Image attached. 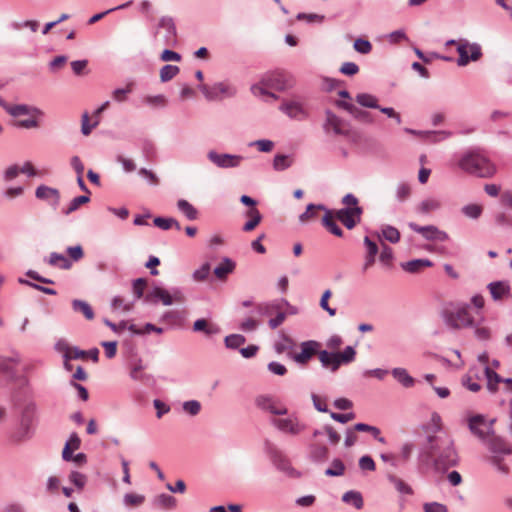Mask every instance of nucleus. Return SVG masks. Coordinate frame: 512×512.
Masks as SVG:
<instances>
[{"label":"nucleus","instance_id":"nucleus-1","mask_svg":"<svg viewBox=\"0 0 512 512\" xmlns=\"http://www.w3.org/2000/svg\"><path fill=\"white\" fill-rule=\"evenodd\" d=\"M424 448L427 450V458H433L436 471L444 473L458 464L459 458L453 440L446 433L427 437Z\"/></svg>","mask_w":512,"mask_h":512},{"label":"nucleus","instance_id":"nucleus-2","mask_svg":"<svg viewBox=\"0 0 512 512\" xmlns=\"http://www.w3.org/2000/svg\"><path fill=\"white\" fill-rule=\"evenodd\" d=\"M458 167L463 172L481 179H490L497 174L496 164L477 149L462 153L458 160Z\"/></svg>","mask_w":512,"mask_h":512},{"label":"nucleus","instance_id":"nucleus-3","mask_svg":"<svg viewBox=\"0 0 512 512\" xmlns=\"http://www.w3.org/2000/svg\"><path fill=\"white\" fill-rule=\"evenodd\" d=\"M442 317L446 325L452 329L462 327H474L475 320L470 313V305L462 304L455 307H447L442 312Z\"/></svg>","mask_w":512,"mask_h":512},{"label":"nucleus","instance_id":"nucleus-4","mask_svg":"<svg viewBox=\"0 0 512 512\" xmlns=\"http://www.w3.org/2000/svg\"><path fill=\"white\" fill-rule=\"evenodd\" d=\"M185 300L186 298L182 288L171 287L168 290L158 285L153 286L144 297V303L146 304H156L161 302L165 306H170L175 302L183 303Z\"/></svg>","mask_w":512,"mask_h":512},{"label":"nucleus","instance_id":"nucleus-5","mask_svg":"<svg viewBox=\"0 0 512 512\" xmlns=\"http://www.w3.org/2000/svg\"><path fill=\"white\" fill-rule=\"evenodd\" d=\"M262 84L278 92H286L294 88L296 81L291 73L277 69L264 73Z\"/></svg>","mask_w":512,"mask_h":512},{"label":"nucleus","instance_id":"nucleus-6","mask_svg":"<svg viewBox=\"0 0 512 512\" xmlns=\"http://www.w3.org/2000/svg\"><path fill=\"white\" fill-rule=\"evenodd\" d=\"M198 89L207 101H221L232 98L237 94V88L228 82H215L213 85L200 84Z\"/></svg>","mask_w":512,"mask_h":512},{"label":"nucleus","instance_id":"nucleus-7","mask_svg":"<svg viewBox=\"0 0 512 512\" xmlns=\"http://www.w3.org/2000/svg\"><path fill=\"white\" fill-rule=\"evenodd\" d=\"M264 451L277 470L292 477L297 474L296 470L292 467L290 460L283 451L269 440H265L264 442Z\"/></svg>","mask_w":512,"mask_h":512},{"label":"nucleus","instance_id":"nucleus-8","mask_svg":"<svg viewBox=\"0 0 512 512\" xmlns=\"http://www.w3.org/2000/svg\"><path fill=\"white\" fill-rule=\"evenodd\" d=\"M456 50L459 55L457 65L460 67L478 61L483 55L481 45L476 42L470 43L467 39H461Z\"/></svg>","mask_w":512,"mask_h":512},{"label":"nucleus","instance_id":"nucleus-9","mask_svg":"<svg viewBox=\"0 0 512 512\" xmlns=\"http://www.w3.org/2000/svg\"><path fill=\"white\" fill-rule=\"evenodd\" d=\"M322 344L316 340H306L300 343V352L291 353L290 357L299 366H306L315 356H319Z\"/></svg>","mask_w":512,"mask_h":512},{"label":"nucleus","instance_id":"nucleus-10","mask_svg":"<svg viewBox=\"0 0 512 512\" xmlns=\"http://www.w3.org/2000/svg\"><path fill=\"white\" fill-rule=\"evenodd\" d=\"M270 423L280 432L292 436L299 435L306 428V425L299 421L296 414H291L287 418H273Z\"/></svg>","mask_w":512,"mask_h":512},{"label":"nucleus","instance_id":"nucleus-11","mask_svg":"<svg viewBox=\"0 0 512 512\" xmlns=\"http://www.w3.org/2000/svg\"><path fill=\"white\" fill-rule=\"evenodd\" d=\"M207 158L214 165L222 169L237 168L244 160V157L242 155L219 153L215 150H210L207 153Z\"/></svg>","mask_w":512,"mask_h":512},{"label":"nucleus","instance_id":"nucleus-12","mask_svg":"<svg viewBox=\"0 0 512 512\" xmlns=\"http://www.w3.org/2000/svg\"><path fill=\"white\" fill-rule=\"evenodd\" d=\"M408 227L412 231L421 234L423 238L428 241L445 242L449 239V235L447 234V232L440 230L435 225L420 226L415 222H409Z\"/></svg>","mask_w":512,"mask_h":512},{"label":"nucleus","instance_id":"nucleus-13","mask_svg":"<svg viewBox=\"0 0 512 512\" xmlns=\"http://www.w3.org/2000/svg\"><path fill=\"white\" fill-rule=\"evenodd\" d=\"M362 207H343L336 211L335 217L348 229L352 230L361 221Z\"/></svg>","mask_w":512,"mask_h":512},{"label":"nucleus","instance_id":"nucleus-14","mask_svg":"<svg viewBox=\"0 0 512 512\" xmlns=\"http://www.w3.org/2000/svg\"><path fill=\"white\" fill-rule=\"evenodd\" d=\"M279 110L288 118L297 121L307 120L310 116L309 112L299 101L283 100Z\"/></svg>","mask_w":512,"mask_h":512},{"label":"nucleus","instance_id":"nucleus-15","mask_svg":"<svg viewBox=\"0 0 512 512\" xmlns=\"http://www.w3.org/2000/svg\"><path fill=\"white\" fill-rule=\"evenodd\" d=\"M159 29H164V44L167 46H174L177 42V29L174 19L171 16H162L156 26L153 36L156 37Z\"/></svg>","mask_w":512,"mask_h":512},{"label":"nucleus","instance_id":"nucleus-16","mask_svg":"<svg viewBox=\"0 0 512 512\" xmlns=\"http://www.w3.org/2000/svg\"><path fill=\"white\" fill-rule=\"evenodd\" d=\"M325 121L323 130L326 134L333 132L335 135L347 136L348 132L342 128L344 121L338 117L332 110H325Z\"/></svg>","mask_w":512,"mask_h":512},{"label":"nucleus","instance_id":"nucleus-17","mask_svg":"<svg viewBox=\"0 0 512 512\" xmlns=\"http://www.w3.org/2000/svg\"><path fill=\"white\" fill-rule=\"evenodd\" d=\"M255 405L262 411L269 412L273 415L283 416L288 414L285 406L277 407L274 398L270 395H259L255 398Z\"/></svg>","mask_w":512,"mask_h":512},{"label":"nucleus","instance_id":"nucleus-18","mask_svg":"<svg viewBox=\"0 0 512 512\" xmlns=\"http://www.w3.org/2000/svg\"><path fill=\"white\" fill-rule=\"evenodd\" d=\"M37 199L47 201L49 205L55 210L60 204V192L58 189L41 184L35 190Z\"/></svg>","mask_w":512,"mask_h":512},{"label":"nucleus","instance_id":"nucleus-19","mask_svg":"<svg viewBox=\"0 0 512 512\" xmlns=\"http://www.w3.org/2000/svg\"><path fill=\"white\" fill-rule=\"evenodd\" d=\"M130 366V377L134 381H142L144 383H147L148 381L152 380L153 377L151 375L143 373V370L146 368V366L143 363V360L135 356L130 359L129 361Z\"/></svg>","mask_w":512,"mask_h":512},{"label":"nucleus","instance_id":"nucleus-20","mask_svg":"<svg viewBox=\"0 0 512 512\" xmlns=\"http://www.w3.org/2000/svg\"><path fill=\"white\" fill-rule=\"evenodd\" d=\"M318 359L323 369L329 370L333 373L338 371L341 367L340 360L336 351L321 350Z\"/></svg>","mask_w":512,"mask_h":512},{"label":"nucleus","instance_id":"nucleus-21","mask_svg":"<svg viewBox=\"0 0 512 512\" xmlns=\"http://www.w3.org/2000/svg\"><path fill=\"white\" fill-rule=\"evenodd\" d=\"M486 417L483 414H476L468 418V428L470 432L482 441L486 440Z\"/></svg>","mask_w":512,"mask_h":512},{"label":"nucleus","instance_id":"nucleus-22","mask_svg":"<svg viewBox=\"0 0 512 512\" xmlns=\"http://www.w3.org/2000/svg\"><path fill=\"white\" fill-rule=\"evenodd\" d=\"M192 330L194 332L203 333L207 337L219 334L221 331L217 324L212 323L205 318L196 319L193 323Z\"/></svg>","mask_w":512,"mask_h":512},{"label":"nucleus","instance_id":"nucleus-23","mask_svg":"<svg viewBox=\"0 0 512 512\" xmlns=\"http://www.w3.org/2000/svg\"><path fill=\"white\" fill-rule=\"evenodd\" d=\"M487 289L489 290L491 297L494 301L501 300L504 296L510 294V285L506 281H494L490 282L487 285Z\"/></svg>","mask_w":512,"mask_h":512},{"label":"nucleus","instance_id":"nucleus-24","mask_svg":"<svg viewBox=\"0 0 512 512\" xmlns=\"http://www.w3.org/2000/svg\"><path fill=\"white\" fill-rule=\"evenodd\" d=\"M7 113L13 117H18L21 115H36V116H43L44 112L35 106H29L27 104H16V105H10L9 108H7Z\"/></svg>","mask_w":512,"mask_h":512},{"label":"nucleus","instance_id":"nucleus-25","mask_svg":"<svg viewBox=\"0 0 512 512\" xmlns=\"http://www.w3.org/2000/svg\"><path fill=\"white\" fill-rule=\"evenodd\" d=\"M484 375L486 378V386L487 390L491 394H495L498 391V385L504 382V377L499 375L495 370H493L489 365L484 367Z\"/></svg>","mask_w":512,"mask_h":512},{"label":"nucleus","instance_id":"nucleus-26","mask_svg":"<svg viewBox=\"0 0 512 512\" xmlns=\"http://www.w3.org/2000/svg\"><path fill=\"white\" fill-rule=\"evenodd\" d=\"M236 263L229 257H223L222 261L214 268V275L219 280H225L229 274L233 273Z\"/></svg>","mask_w":512,"mask_h":512},{"label":"nucleus","instance_id":"nucleus-27","mask_svg":"<svg viewBox=\"0 0 512 512\" xmlns=\"http://www.w3.org/2000/svg\"><path fill=\"white\" fill-rule=\"evenodd\" d=\"M422 430L426 433V438L442 434L441 416L437 412H433L431 414L430 422L423 424Z\"/></svg>","mask_w":512,"mask_h":512},{"label":"nucleus","instance_id":"nucleus-28","mask_svg":"<svg viewBox=\"0 0 512 512\" xmlns=\"http://www.w3.org/2000/svg\"><path fill=\"white\" fill-rule=\"evenodd\" d=\"M37 411V406L34 402L25 405L21 413V427L25 430L26 434L29 433L30 426L33 424Z\"/></svg>","mask_w":512,"mask_h":512},{"label":"nucleus","instance_id":"nucleus-29","mask_svg":"<svg viewBox=\"0 0 512 512\" xmlns=\"http://www.w3.org/2000/svg\"><path fill=\"white\" fill-rule=\"evenodd\" d=\"M329 456V449L325 445L311 444L309 446V459L316 463H324Z\"/></svg>","mask_w":512,"mask_h":512},{"label":"nucleus","instance_id":"nucleus-30","mask_svg":"<svg viewBox=\"0 0 512 512\" xmlns=\"http://www.w3.org/2000/svg\"><path fill=\"white\" fill-rule=\"evenodd\" d=\"M243 215L248 218L242 227L244 232L253 231L261 223L263 218L258 209H247Z\"/></svg>","mask_w":512,"mask_h":512},{"label":"nucleus","instance_id":"nucleus-31","mask_svg":"<svg viewBox=\"0 0 512 512\" xmlns=\"http://www.w3.org/2000/svg\"><path fill=\"white\" fill-rule=\"evenodd\" d=\"M393 378L404 388H411L415 385L416 380L408 373L405 368L395 367L391 370Z\"/></svg>","mask_w":512,"mask_h":512},{"label":"nucleus","instance_id":"nucleus-32","mask_svg":"<svg viewBox=\"0 0 512 512\" xmlns=\"http://www.w3.org/2000/svg\"><path fill=\"white\" fill-rule=\"evenodd\" d=\"M489 450L496 455H509L512 453L511 447L506 440L500 436H493L489 442Z\"/></svg>","mask_w":512,"mask_h":512},{"label":"nucleus","instance_id":"nucleus-33","mask_svg":"<svg viewBox=\"0 0 512 512\" xmlns=\"http://www.w3.org/2000/svg\"><path fill=\"white\" fill-rule=\"evenodd\" d=\"M322 225L334 236L343 237L344 232L342 228L335 222L332 211L328 208L325 210L322 218Z\"/></svg>","mask_w":512,"mask_h":512},{"label":"nucleus","instance_id":"nucleus-34","mask_svg":"<svg viewBox=\"0 0 512 512\" xmlns=\"http://www.w3.org/2000/svg\"><path fill=\"white\" fill-rule=\"evenodd\" d=\"M441 208L440 200L430 197L422 200L416 207L415 211L421 215H427Z\"/></svg>","mask_w":512,"mask_h":512},{"label":"nucleus","instance_id":"nucleus-35","mask_svg":"<svg viewBox=\"0 0 512 512\" xmlns=\"http://www.w3.org/2000/svg\"><path fill=\"white\" fill-rule=\"evenodd\" d=\"M17 377L15 368L7 363V360H0V385H6Z\"/></svg>","mask_w":512,"mask_h":512},{"label":"nucleus","instance_id":"nucleus-36","mask_svg":"<svg viewBox=\"0 0 512 512\" xmlns=\"http://www.w3.org/2000/svg\"><path fill=\"white\" fill-rule=\"evenodd\" d=\"M71 306L74 312L81 313L87 320H93L95 317L94 310L91 305L81 299H74L71 302Z\"/></svg>","mask_w":512,"mask_h":512},{"label":"nucleus","instance_id":"nucleus-37","mask_svg":"<svg viewBox=\"0 0 512 512\" xmlns=\"http://www.w3.org/2000/svg\"><path fill=\"white\" fill-rule=\"evenodd\" d=\"M341 500L348 505H352L355 509L360 510L364 506V499L361 492L349 490L342 495Z\"/></svg>","mask_w":512,"mask_h":512},{"label":"nucleus","instance_id":"nucleus-38","mask_svg":"<svg viewBox=\"0 0 512 512\" xmlns=\"http://www.w3.org/2000/svg\"><path fill=\"white\" fill-rule=\"evenodd\" d=\"M152 504L161 509H173L177 505V500L170 494L161 493L153 498Z\"/></svg>","mask_w":512,"mask_h":512},{"label":"nucleus","instance_id":"nucleus-39","mask_svg":"<svg viewBox=\"0 0 512 512\" xmlns=\"http://www.w3.org/2000/svg\"><path fill=\"white\" fill-rule=\"evenodd\" d=\"M386 478L400 494L412 495L414 493L412 487L402 479L398 478L395 474L387 473Z\"/></svg>","mask_w":512,"mask_h":512},{"label":"nucleus","instance_id":"nucleus-40","mask_svg":"<svg viewBox=\"0 0 512 512\" xmlns=\"http://www.w3.org/2000/svg\"><path fill=\"white\" fill-rule=\"evenodd\" d=\"M47 262L49 265L56 266L63 270H69L72 267L71 260L67 258L65 255L58 252L50 253Z\"/></svg>","mask_w":512,"mask_h":512},{"label":"nucleus","instance_id":"nucleus-41","mask_svg":"<svg viewBox=\"0 0 512 512\" xmlns=\"http://www.w3.org/2000/svg\"><path fill=\"white\" fill-rule=\"evenodd\" d=\"M177 209L188 220L193 221L198 218V210L187 200L179 199L176 203Z\"/></svg>","mask_w":512,"mask_h":512},{"label":"nucleus","instance_id":"nucleus-42","mask_svg":"<svg viewBox=\"0 0 512 512\" xmlns=\"http://www.w3.org/2000/svg\"><path fill=\"white\" fill-rule=\"evenodd\" d=\"M414 53L415 55L422 60L424 63H430L433 59H439L443 60L445 62H452L454 59L450 56H445L442 54H439L437 52H430L428 55H426L420 48L414 47Z\"/></svg>","mask_w":512,"mask_h":512},{"label":"nucleus","instance_id":"nucleus-43","mask_svg":"<svg viewBox=\"0 0 512 512\" xmlns=\"http://www.w3.org/2000/svg\"><path fill=\"white\" fill-rule=\"evenodd\" d=\"M462 214L472 220H477L481 217L483 213V206L476 203H470L467 205H464L461 208Z\"/></svg>","mask_w":512,"mask_h":512},{"label":"nucleus","instance_id":"nucleus-44","mask_svg":"<svg viewBox=\"0 0 512 512\" xmlns=\"http://www.w3.org/2000/svg\"><path fill=\"white\" fill-rule=\"evenodd\" d=\"M356 102L365 108L376 109L380 108L378 100L374 95L369 93H359L356 95Z\"/></svg>","mask_w":512,"mask_h":512},{"label":"nucleus","instance_id":"nucleus-45","mask_svg":"<svg viewBox=\"0 0 512 512\" xmlns=\"http://www.w3.org/2000/svg\"><path fill=\"white\" fill-rule=\"evenodd\" d=\"M277 310H279L278 299L271 302L257 304L253 313H256L260 316H268Z\"/></svg>","mask_w":512,"mask_h":512},{"label":"nucleus","instance_id":"nucleus-46","mask_svg":"<svg viewBox=\"0 0 512 512\" xmlns=\"http://www.w3.org/2000/svg\"><path fill=\"white\" fill-rule=\"evenodd\" d=\"M381 234L386 241L393 244L398 243L401 238L399 230L396 227L389 224L382 226Z\"/></svg>","mask_w":512,"mask_h":512},{"label":"nucleus","instance_id":"nucleus-47","mask_svg":"<svg viewBox=\"0 0 512 512\" xmlns=\"http://www.w3.org/2000/svg\"><path fill=\"white\" fill-rule=\"evenodd\" d=\"M327 207L324 204H314L310 203L307 205L306 210L299 215V221L301 223L307 222L309 219H313L316 217V210L325 211Z\"/></svg>","mask_w":512,"mask_h":512},{"label":"nucleus","instance_id":"nucleus-48","mask_svg":"<svg viewBox=\"0 0 512 512\" xmlns=\"http://www.w3.org/2000/svg\"><path fill=\"white\" fill-rule=\"evenodd\" d=\"M345 472V464L339 458L332 460L330 467L325 470V475L328 477H339Z\"/></svg>","mask_w":512,"mask_h":512},{"label":"nucleus","instance_id":"nucleus-49","mask_svg":"<svg viewBox=\"0 0 512 512\" xmlns=\"http://www.w3.org/2000/svg\"><path fill=\"white\" fill-rule=\"evenodd\" d=\"M246 342L242 334H229L224 338L225 347L232 350L240 349V346Z\"/></svg>","mask_w":512,"mask_h":512},{"label":"nucleus","instance_id":"nucleus-50","mask_svg":"<svg viewBox=\"0 0 512 512\" xmlns=\"http://www.w3.org/2000/svg\"><path fill=\"white\" fill-rule=\"evenodd\" d=\"M90 201L89 195H79L74 197L68 207L63 210L64 215H69L79 209L81 205H84Z\"/></svg>","mask_w":512,"mask_h":512},{"label":"nucleus","instance_id":"nucleus-51","mask_svg":"<svg viewBox=\"0 0 512 512\" xmlns=\"http://www.w3.org/2000/svg\"><path fill=\"white\" fill-rule=\"evenodd\" d=\"M179 71L180 69L178 66L172 64H165L160 69V81L162 83L170 81L179 73Z\"/></svg>","mask_w":512,"mask_h":512},{"label":"nucleus","instance_id":"nucleus-52","mask_svg":"<svg viewBox=\"0 0 512 512\" xmlns=\"http://www.w3.org/2000/svg\"><path fill=\"white\" fill-rule=\"evenodd\" d=\"M292 161L290 160L289 155L286 154H276L273 159V169L275 171H284L291 167Z\"/></svg>","mask_w":512,"mask_h":512},{"label":"nucleus","instance_id":"nucleus-53","mask_svg":"<svg viewBox=\"0 0 512 512\" xmlns=\"http://www.w3.org/2000/svg\"><path fill=\"white\" fill-rule=\"evenodd\" d=\"M147 286V279L146 278H136L132 281V291L134 294L135 300L141 299L145 297L144 290Z\"/></svg>","mask_w":512,"mask_h":512},{"label":"nucleus","instance_id":"nucleus-54","mask_svg":"<svg viewBox=\"0 0 512 512\" xmlns=\"http://www.w3.org/2000/svg\"><path fill=\"white\" fill-rule=\"evenodd\" d=\"M338 358L342 365H347L353 362L356 358V350L353 346H346L342 352H337Z\"/></svg>","mask_w":512,"mask_h":512},{"label":"nucleus","instance_id":"nucleus-55","mask_svg":"<svg viewBox=\"0 0 512 512\" xmlns=\"http://www.w3.org/2000/svg\"><path fill=\"white\" fill-rule=\"evenodd\" d=\"M353 48L356 52L366 55L372 51V44L368 39L358 37L353 43Z\"/></svg>","mask_w":512,"mask_h":512},{"label":"nucleus","instance_id":"nucleus-56","mask_svg":"<svg viewBox=\"0 0 512 512\" xmlns=\"http://www.w3.org/2000/svg\"><path fill=\"white\" fill-rule=\"evenodd\" d=\"M210 271L211 265L208 262H205L192 273V279L196 282H203L207 280Z\"/></svg>","mask_w":512,"mask_h":512},{"label":"nucleus","instance_id":"nucleus-57","mask_svg":"<svg viewBox=\"0 0 512 512\" xmlns=\"http://www.w3.org/2000/svg\"><path fill=\"white\" fill-rule=\"evenodd\" d=\"M294 347V340L288 336L283 334L282 341H278L274 344V350L276 353L281 354L286 350L292 349Z\"/></svg>","mask_w":512,"mask_h":512},{"label":"nucleus","instance_id":"nucleus-58","mask_svg":"<svg viewBox=\"0 0 512 512\" xmlns=\"http://www.w3.org/2000/svg\"><path fill=\"white\" fill-rule=\"evenodd\" d=\"M414 449L415 445L410 441H407L401 445L399 458L403 463H407L411 459Z\"/></svg>","mask_w":512,"mask_h":512},{"label":"nucleus","instance_id":"nucleus-59","mask_svg":"<svg viewBox=\"0 0 512 512\" xmlns=\"http://www.w3.org/2000/svg\"><path fill=\"white\" fill-rule=\"evenodd\" d=\"M400 267L408 273L416 274L422 270L420 258L412 259L406 262H401Z\"/></svg>","mask_w":512,"mask_h":512},{"label":"nucleus","instance_id":"nucleus-60","mask_svg":"<svg viewBox=\"0 0 512 512\" xmlns=\"http://www.w3.org/2000/svg\"><path fill=\"white\" fill-rule=\"evenodd\" d=\"M182 408L184 412H186L190 416H196L201 411V403L198 400L184 401L182 404Z\"/></svg>","mask_w":512,"mask_h":512},{"label":"nucleus","instance_id":"nucleus-61","mask_svg":"<svg viewBox=\"0 0 512 512\" xmlns=\"http://www.w3.org/2000/svg\"><path fill=\"white\" fill-rule=\"evenodd\" d=\"M249 146H255L260 152L269 153L274 148V142L269 139H258L251 142Z\"/></svg>","mask_w":512,"mask_h":512},{"label":"nucleus","instance_id":"nucleus-62","mask_svg":"<svg viewBox=\"0 0 512 512\" xmlns=\"http://www.w3.org/2000/svg\"><path fill=\"white\" fill-rule=\"evenodd\" d=\"M99 125V120H95L92 124L89 123V115L87 112L83 113L81 118V133L88 136L92 130Z\"/></svg>","mask_w":512,"mask_h":512},{"label":"nucleus","instance_id":"nucleus-63","mask_svg":"<svg viewBox=\"0 0 512 512\" xmlns=\"http://www.w3.org/2000/svg\"><path fill=\"white\" fill-rule=\"evenodd\" d=\"M66 253L69 256V259L74 262H78L84 257V250L80 244L74 246H68L66 248Z\"/></svg>","mask_w":512,"mask_h":512},{"label":"nucleus","instance_id":"nucleus-64","mask_svg":"<svg viewBox=\"0 0 512 512\" xmlns=\"http://www.w3.org/2000/svg\"><path fill=\"white\" fill-rule=\"evenodd\" d=\"M145 496L135 493H126L123 497V503L126 506H137L144 502Z\"/></svg>","mask_w":512,"mask_h":512}]
</instances>
